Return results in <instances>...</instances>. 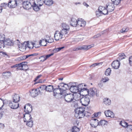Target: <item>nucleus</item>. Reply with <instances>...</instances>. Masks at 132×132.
<instances>
[{
    "mask_svg": "<svg viewBox=\"0 0 132 132\" xmlns=\"http://www.w3.org/2000/svg\"><path fill=\"white\" fill-rule=\"evenodd\" d=\"M85 108L83 107H79L75 110V116L77 118L80 119L83 118L85 116Z\"/></svg>",
    "mask_w": 132,
    "mask_h": 132,
    "instance_id": "obj_1",
    "label": "nucleus"
},
{
    "mask_svg": "<svg viewBox=\"0 0 132 132\" xmlns=\"http://www.w3.org/2000/svg\"><path fill=\"white\" fill-rule=\"evenodd\" d=\"M83 86L82 84H80L78 86H70V90L72 92L76 93L78 92H83L84 89L86 90V88H81Z\"/></svg>",
    "mask_w": 132,
    "mask_h": 132,
    "instance_id": "obj_2",
    "label": "nucleus"
},
{
    "mask_svg": "<svg viewBox=\"0 0 132 132\" xmlns=\"http://www.w3.org/2000/svg\"><path fill=\"white\" fill-rule=\"evenodd\" d=\"M65 101L68 103H74L76 102L73 94H66L64 95Z\"/></svg>",
    "mask_w": 132,
    "mask_h": 132,
    "instance_id": "obj_3",
    "label": "nucleus"
},
{
    "mask_svg": "<svg viewBox=\"0 0 132 132\" xmlns=\"http://www.w3.org/2000/svg\"><path fill=\"white\" fill-rule=\"evenodd\" d=\"M21 1L23 2L22 7L24 9L28 10L32 7V2L33 1L31 0H21Z\"/></svg>",
    "mask_w": 132,
    "mask_h": 132,
    "instance_id": "obj_4",
    "label": "nucleus"
},
{
    "mask_svg": "<svg viewBox=\"0 0 132 132\" xmlns=\"http://www.w3.org/2000/svg\"><path fill=\"white\" fill-rule=\"evenodd\" d=\"M90 101V98L88 95L82 97L80 100V102L82 105L84 106H87L88 105Z\"/></svg>",
    "mask_w": 132,
    "mask_h": 132,
    "instance_id": "obj_5",
    "label": "nucleus"
},
{
    "mask_svg": "<svg viewBox=\"0 0 132 132\" xmlns=\"http://www.w3.org/2000/svg\"><path fill=\"white\" fill-rule=\"evenodd\" d=\"M87 91L88 93L89 94L90 98V96L93 97L96 95V96H97V89L94 88H90L89 90H88V89L86 88V90L84 89V91Z\"/></svg>",
    "mask_w": 132,
    "mask_h": 132,
    "instance_id": "obj_6",
    "label": "nucleus"
},
{
    "mask_svg": "<svg viewBox=\"0 0 132 132\" xmlns=\"http://www.w3.org/2000/svg\"><path fill=\"white\" fill-rule=\"evenodd\" d=\"M41 93L39 88L33 89L30 91L31 95L33 97H35L37 96L39 94Z\"/></svg>",
    "mask_w": 132,
    "mask_h": 132,
    "instance_id": "obj_7",
    "label": "nucleus"
},
{
    "mask_svg": "<svg viewBox=\"0 0 132 132\" xmlns=\"http://www.w3.org/2000/svg\"><path fill=\"white\" fill-rule=\"evenodd\" d=\"M17 0H11L8 3L7 6L10 8H14L17 6Z\"/></svg>",
    "mask_w": 132,
    "mask_h": 132,
    "instance_id": "obj_8",
    "label": "nucleus"
},
{
    "mask_svg": "<svg viewBox=\"0 0 132 132\" xmlns=\"http://www.w3.org/2000/svg\"><path fill=\"white\" fill-rule=\"evenodd\" d=\"M9 106L12 109H16L19 107V104L17 102L10 101Z\"/></svg>",
    "mask_w": 132,
    "mask_h": 132,
    "instance_id": "obj_9",
    "label": "nucleus"
},
{
    "mask_svg": "<svg viewBox=\"0 0 132 132\" xmlns=\"http://www.w3.org/2000/svg\"><path fill=\"white\" fill-rule=\"evenodd\" d=\"M24 110L26 113H29L32 111V106L29 104H27L24 106Z\"/></svg>",
    "mask_w": 132,
    "mask_h": 132,
    "instance_id": "obj_10",
    "label": "nucleus"
},
{
    "mask_svg": "<svg viewBox=\"0 0 132 132\" xmlns=\"http://www.w3.org/2000/svg\"><path fill=\"white\" fill-rule=\"evenodd\" d=\"M112 66L114 69H117L120 65V63L118 60H117L113 62L112 64Z\"/></svg>",
    "mask_w": 132,
    "mask_h": 132,
    "instance_id": "obj_11",
    "label": "nucleus"
},
{
    "mask_svg": "<svg viewBox=\"0 0 132 132\" xmlns=\"http://www.w3.org/2000/svg\"><path fill=\"white\" fill-rule=\"evenodd\" d=\"M114 4L111 3H109L106 5V7L108 11L109 12H111L113 11L115 7Z\"/></svg>",
    "mask_w": 132,
    "mask_h": 132,
    "instance_id": "obj_12",
    "label": "nucleus"
},
{
    "mask_svg": "<svg viewBox=\"0 0 132 132\" xmlns=\"http://www.w3.org/2000/svg\"><path fill=\"white\" fill-rule=\"evenodd\" d=\"M86 24V22L82 19H78L77 26L82 27H84Z\"/></svg>",
    "mask_w": 132,
    "mask_h": 132,
    "instance_id": "obj_13",
    "label": "nucleus"
},
{
    "mask_svg": "<svg viewBox=\"0 0 132 132\" xmlns=\"http://www.w3.org/2000/svg\"><path fill=\"white\" fill-rule=\"evenodd\" d=\"M54 37L55 40L57 41L61 39L62 37V36L60 31H56L54 34Z\"/></svg>",
    "mask_w": 132,
    "mask_h": 132,
    "instance_id": "obj_14",
    "label": "nucleus"
},
{
    "mask_svg": "<svg viewBox=\"0 0 132 132\" xmlns=\"http://www.w3.org/2000/svg\"><path fill=\"white\" fill-rule=\"evenodd\" d=\"M23 118L24 122H26L28 120H31L32 119L31 115L29 113H26L24 114Z\"/></svg>",
    "mask_w": 132,
    "mask_h": 132,
    "instance_id": "obj_15",
    "label": "nucleus"
},
{
    "mask_svg": "<svg viewBox=\"0 0 132 132\" xmlns=\"http://www.w3.org/2000/svg\"><path fill=\"white\" fill-rule=\"evenodd\" d=\"M91 121L93 123L90 124L93 127L95 128L98 125H99V121L97 119L95 118L92 119Z\"/></svg>",
    "mask_w": 132,
    "mask_h": 132,
    "instance_id": "obj_16",
    "label": "nucleus"
},
{
    "mask_svg": "<svg viewBox=\"0 0 132 132\" xmlns=\"http://www.w3.org/2000/svg\"><path fill=\"white\" fill-rule=\"evenodd\" d=\"M104 113L106 117L113 118L114 116L113 113L110 110L105 111L104 112Z\"/></svg>",
    "mask_w": 132,
    "mask_h": 132,
    "instance_id": "obj_17",
    "label": "nucleus"
},
{
    "mask_svg": "<svg viewBox=\"0 0 132 132\" xmlns=\"http://www.w3.org/2000/svg\"><path fill=\"white\" fill-rule=\"evenodd\" d=\"M77 21L75 18H72L71 19L70 25L74 27H76L77 26Z\"/></svg>",
    "mask_w": 132,
    "mask_h": 132,
    "instance_id": "obj_18",
    "label": "nucleus"
},
{
    "mask_svg": "<svg viewBox=\"0 0 132 132\" xmlns=\"http://www.w3.org/2000/svg\"><path fill=\"white\" fill-rule=\"evenodd\" d=\"M31 5H32V7L33 9L35 11H38L40 10L39 6L37 4H36L35 2H32Z\"/></svg>",
    "mask_w": 132,
    "mask_h": 132,
    "instance_id": "obj_19",
    "label": "nucleus"
},
{
    "mask_svg": "<svg viewBox=\"0 0 132 132\" xmlns=\"http://www.w3.org/2000/svg\"><path fill=\"white\" fill-rule=\"evenodd\" d=\"M13 101L14 102H18L20 101V98L18 94H17L15 93L14 95L12 96Z\"/></svg>",
    "mask_w": 132,
    "mask_h": 132,
    "instance_id": "obj_20",
    "label": "nucleus"
},
{
    "mask_svg": "<svg viewBox=\"0 0 132 132\" xmlns=\"http://www.w3.org/2000/svg\"><path fill=\"white\" fill-rule=\"evenodd\" d=\"M4 45L8 46H12L13 45V43L9 39L4 40L3 41Z\"/></svg>",
    "mask_w": 132,
    "mask_h": 132,
    "instance_id": "obj_21",
    "label": "nucleus"
},
{
    "mask_svg": "<svg viewBox=\"0 0 132 132\" xmlns=\"http://www.w3.org/2000/svg\"><path fill=\"white\" fill-rule=\"evenodd\" d=\"M39 44L40 46H46L47 44V41L45 39H42L40 40Z\"/></svg>",
    "mask_w": 132,
    "mask_h": 132,
    "instance_id": "obj_22",
    "label": "nucleus"
},
{
    "mask_svg": "<svg viewBox=\"0 0 132 132\" xmlns=\"http://www.w3.org/2000/svg\"><path fill=\"white\" fill-rule=\"evenodd\" d=\"M44 3L46 5L50 6L53 4V2L52 0H44Z\"/></svg>",
    "mask_w": 132,
    "mask_h": 132,
    "instance_id": "obj_23",
    "label": "nucleus"
},
{
    "mask_svg": "<svg viewBox=\"0 0 132 132\" xmlns=\"http://www.w3.org/2000/svg\"><path fill=\"white\" fill-rule=\"evenodd\" d=\"M61 85L62 86V87L64 88L65 90L69 89H70V88L71 86L69 85V84H65L63 83H61Z\"/></svg>",
    "mask_w": 132,
    "mask_h": 132,
    "instance_id": "obj_24",
    "label": "nucleus"
},
{
    "mask_svg": "<svg viewBox=\"0 0 132 132\" xmlns=\"http://www.w3.org/2000/svg\"><path fill=\"white\" fill-rule=\"evenodd\" d=\"M11 75V73L9 71L4 72L3 73V75L4 77L9 78Z\"/></svg>",
    "mask_w": 132,
    "mask_h": 132,
    "instance_id": "obj_25",
    "label": "nucleus"
},
{
    "mask_svg": "<svg viewBox=\"0 0 132 132\" xmlns=\"http://www.w3.org/2000/svg\"><path fill=\"white\" fill-rule=\"evenodd\" d=\"M53 89V87L51 85H49L46 86V91L48 92H52Z\"/></svg>",
    "mask_w": 132,
    "mask_h": 132,
    "instance_id": "obj_26",
    "label": "nucleus"
},
{
    "mask_svg": "<svg viewBox=\"0 0 132 132\" xmlns=\"http://www.w3.org/2000/svg\"><path fill=\"white\" fill-rule=\"evenodd\" d=\"M80 131L79 129L76 126H74L70 130H69L68 132H79Z\"/></svg>",
    "mask_w": 132,
    "mask_h": 132,
    "instance_id": "obj_27",
    "label": "nucleus"
},
{
    "mask_svg": "<svg viewBox=\"0 0 132 132\" xmlns=\"http://www.w3.org/2000/svg\"><path fill=\"white\" fill-rule=\"evenodd\" d=\"M118 55L119 57H118V60H121L123 59H125L126 57V56L125 55L124 53H119L118 54Z\"/></svg>",
    "mask_w": 132,
    "mask_h": 132,
    "instance_id": "obj_28",
    "label": "nucleus"
},
{
    "mask_svg": "<svg viewBox=\"0 0 132 132\" xmlns=\"http://www.w3.org/2000/svg\"><path fill=\"white\" fill-rule=\"evenodd\" d=\"M28 121H26V125L29 127H32L33 125V121L31 120Z\"/></svg>",
    "mask_w": 132,
    "mask_h": 132,
    "instance_id": "obj_29",
    "label": "nucleus"
},
{
    "mask_svg": "<svg viewBox=\"0 0 132 132\" xmlns=\"http://www.w3.org/2000/svg\"><path fill=\"white\" fill-rule=\"evenodd\" d=\"M104 103L106 105H110L111 104V100L108 98H105L104 100Z\"/></svg>",
    "mask_w": 132,
    "mask_h": 132,
    "instance_id": "obj_30",
    "label": "nucleus"
},
{
    "mask_svg": "<svg viewBox=\"0 0 132 132\" xmlns=\"http://www.w3.org/2000/svg\"><path fill=\"white\" fill-rule=\"evenodd\" d=\"M108 122L104 120H101L99 121V126H103L107 124Z\"/></svg>",
    "mask_w": 132,
    "mask_h": 132,
    "instance_id": "obj_31",
    "label": "nucleus"
},
{
    "mask_svg": "<svg viewBox=\"0 0 132 132\" xmlns=\"http://www.w3.org/2000/svg\"><path fill=\"white\" fill-rule=\"evenodd\" d=\"M81 50H87V45H84L82 46L81 48H77L76 49H73L74 51H77Z\"/></svg>",
    "mask_w": 132,
    "mask_h": 132,
    "instance_id": "obj_32",
    "label": "nucleus"
},
{
    "mask_svg": "<svg viewBox=\"0 0 132 132\" xmlns=\"http://www.w3.org/2000/svg\"><path fill=\"white\" fill-rule=\"evenodd\" d=\"M63 29L69 31L70 29L69 26L66 23H63L62 24Z\"/></svg>",
    "mask_w": 132,
    "mask_h": 132,
    "instance_id": "obj_33",
    "label": "nucleus"
},
{
    "mask_svg": "<svg viewBox=\"0 0 132 132\" xmlns=\"http://www.w3.org/2000/svg\"><path fill=\"white\" fill-rule=\"evenodd\" d=\"M120 125L124 127H126L128 123L124 121H121L120 122Z\"/></svg>",
    "mask_w": 132,
    "mask_h": 132,
    "instance_id": "obj_34",
    "label": "nucleus"
},
{
    "mask_svg": "<svg viewBox=\"0 0 132 132\" xmlns=\"http://www.w3.org/2000/svg\"><path fill=\"white\" fill-rule=\"evenodd\" d=\"M5 100H3L1 98H0V110L2 109L4 106L5 104Z\"/></svg>",
    "mask_w": 132,
    "mask_h": 132,
    "instance_id": "obj_35",
    "label": "nucleus"
},
{
    "mask_svg": "<svg viewBox=\"0 0 132 132\" xmlns=\"http://www.w3.org/2000/svg\"><path fill=\"white\" fill-rule=\"evenodd\" d=\"M68 31H69L67 30L62 29L60 31V32L63 36V35H65L66 34H67Z\"/></svg>",
    "mask_w": 132,
    "mask_h": 132,
    "instance_id": "obj_36",
    "label": "nucleus"
},
{
    "mask_svg": "<svg viewBox=\"0 0 132 132\" xmlns=\"http://www.w3.org/2000/svg\"><path fill=\"white\" fill-rule=\"evenodd\" d=\"M37 4L40 6H42L44 3V1L43 0H36Z\"/></svg>",
    "mask_w": 132,
    "mask_h": 132,
    "instance_id": "obj_37",
    "label": "nucleus"
},
{
    "mask_svg": "<svg viewBox=\"0 0 132 132\" xmlns=\"http://www.w3.org/2000/svg\"><path fill=\"white\" fill-rule=\"evenodd\" d=\"M112 3L114 5H118L120 3V1L121 0H111Z\"/></svg>",
    "mask_w": 132,
    "mask_h": 132,
    "instance_id": "obj_38",
    "label": "nucleus"
},
{
    "mask_svg": "<svg viewBox=\"0 0 132 132\" xmlns=\"http://www.w3.org/2000/svg\"><path fill=\"white\" fill-rule=\"evenodd\" d=\"M111 70L110 68H109L107 69L105 72V75L107 76H109L111 73Z\"/></svg>",
    "mask_w": 132,
    "mask_h": 132,
    "instance_id": "obj_39",
    "label": "nucleus"
},
{
    "mask_svg": "<svg viewBox=\"0 0 132 132\" xmlns=\"http://www.w3.org/2000/svg\"><path fill=\"white\" fill-rule=\"evenodd\" d=\"M53 92L54 96H55L56 95V94H59V93L58 92H59V89L58 88H55L54 89H53Z\"/></svg>",
    "mask_w": 132,
    "mask_h": 132,
    "instance_id": "obj_40",
    "label": "nucleus"
},
{
    "mask_svg": "<svg viewBox=\"0 0 132 132\" xmlns=\"http://www.w3.org/2000/svg\"><path fill=\"white\" fill-rule=\"evenodd\" d=\"M30 43L32 46V48L34 47H35L36 48H38L40 47V46L39 44L38 45H36L33 42H31Z\"/></svg>",
    "mask_w": 132,
    "mask_h": 132,
    "instance_id": "obj_41",
    "label": "nucleus"
},
{
    "mask_svg": "<svg viewBox=\"0 0 132 132\" xmlns=\"http://www.w3.org/2000/svg\"><path fill=\"white\" fill-rule=\"evenodd\" d=\"M46 86L45 85H43L40 86L38 88H39V90H46Z\"/></svg>",
    "mask_w": 132,
    "mask_h": 132,
    "instance_id": "obj_42",
    "label": "nucleus"
},
{
    "mask_svg": "<svg viewBox=\"0 0 132 132\" xmlns=\"http://www.w3.org/2000/svg\"><path fill=\"white\" fill-rule=\"evenodd\" d=\"M18 67L20 68V70H26L27 69H26L23 68V67L21 63H20L18 64Z\"/></svg>",
    "mask_w": 132,
    "mask_h": 132,
    "instance_id": "obj_43",
    "label": "nucleus"
},
{
    "mask_svg": "<svg viewBox=\"0 0 132 132\" xmlns=\"http://www.w3.org/2000/svg\"><path fill=\"white\" fill-rule=\"evenodd\" d=\"M39 59L40 60V61L41 62H43L46 60L45 56V55L40 57Z\"/></svg>",
    "mask_w": 132,
    "mask_h": 132,
    "instance_id": "obj_44",
    "label": "nucleus"
},
{
    "mask_svg": "<svg viewBox=\"0 0 132 132\" xmlns=\"http://www.w3.org/2000/svg\"><path fill=\"white\" fill-rule=\"evenodd\" d=\"M21 63L23 67V68L24 67H25V68L27 69V70L28 69V66L27 65V62H22Z\"/></svg>",
    "mask_w": 132,
    "mask_h": 132,
    "instance_id": "obj_45",
    "label": "nucleus"
},
{
    "mask_svg": "<svg viewBox=\"0 0 132 132\" xmlns=\"http://www.w3.org/2000/svg\"><path fill=\"white\" fill-rule=\"evenodd\" d=\"M127 130L128 131H129L132 130V125H127Z\"/></svg>",
    "mask_w": 132,
    "mask_h": 132,
    "instance_id": "obj_46",
    "label": "nucleus"
},
{
    "mask_svg": "<svg viewBox=\"0 0 132 132\" xmlns=\"http://www.w3.org/2000/svg\"><path fill=\"white\" fill-rule=\"evenodd\" d=\"M109 11H108L107 9H106L105 7V9H104L103 11H102V14L104 15L107 14Z\"/></svg>",
    "mask_w": 132,
    "mask_h": 132,
    "instance_id": "obj_47",
    "label": "nucleus"
},
{
    "mask_svg": "<svg viewBox=\"0 0 132 132\" xmlns=\"http://www.w3.org/2000/svg\"><path fill=\"white\" fill-rule=\"evenodd\" d=\"M96 13L97 16H100L102 15V12H101L100 11H99L98 10V11H96Z\"/></svg>",
    "mask_w": 132,
    "mask_h": 132,
    "instance_id": "obj_48",
    "label": "nucleus"
},
{
    "mask_svg": "<svg viewBox=\"0 0 132 132\" xmlns=\"http://www.w3.org/2000/svg\"><path fill=\"white\" fill-rule=\"evenodd\" d=\"M101 112H98L97 113H95L94 114V115L95 117H100L101 116Z\"/></svg>",
    "mask_w": 132,
    "mask_h": 132,
    "instance_id": "obj_49",
    "label": "nucleus"
},
{
    "mask_svg": "<svg viewBox=\"0 0 132 132\" xmlns=\"http://www.w3.org/2000/svg\"><path fill=\"white\" fill-rule=\"evenodd\" d=\"M105 9V7L102 6H100L99 7L98 10L99 11H100L101 12H102L104 9Z\"/></svg>",
    "mask_w": 132,
    "mask_h": 132,
    "instance_id": "obj_50",
    "label": "nucleus"
},
{
    "mask_svg": "<svg viewBox=\"0 0 132 132\" xmlns=\"http://www.w3.org/2000/svg\"><path fill=\"white\" fill-rule=\"evenodd\" d=\"M109 80V78L107 77H104L102 79V80L103 82H106L108 81Z\"/></svg>",
    "mask_w": 132,
    "mask_h": 132,
    "instance_id": "obj_51",
    "label": "nucleus"
},
{
    "mask_svg": "<svg viewBox=\"0 0 132 132\" xmlns=\"http://www.w3.org/2000/svg\"><path fill=\"white\" fill-rule=\"evenodd\" d=\"M128 30V29L127 28H123L120 31V32L122 33H124L125 32L127 31Z\"/></svg>",
    "mask_w": 132,
    "mask_h": 132,
    "instance_id": "obj_52",
    "label": "nucleus"
},
{
    "mask_svg": "<svg viewBox=\"0 0 132 132\" xmlns=\"http://www.w3.org/2000/svg\"><path fill=\"white\" fill-rule=\"evenodd\" d=\"M4 36L0 35V41L3 42L5 40Z\"/></svg>",
    "mask_w": 132,
    "mask_h": 132,
    "instance_id": "obj_53",
    "label": "nucleus"
},
{
    "mask_svg": "<svg viewBox=\"0 0 132 132\" xmlns=\"http://www.w3.org/2000/svg\"><path fill=\"white\" fill-rule=\"evenodd\" d=\"M101 63H94L92 64L91 65H90V67H95L96 66L99 65Z\"/></svg>",
    "mask_w": 132,
    "mask_h": 132,
    "instance_id": "obj_54",
    "label": "nucleus"
},
{
    "mask_svg": "<svg viewBox=\"0 0 132 132\" xmlns=\"http://www.w3.org/2000/svg\"><path fill=\"white\" fill-rule=\"evenodd\" d=\"M1 7L2 8V7H4L5 8L6 6L7 5V4L6 3H1Z\"/></svg>",
    "mask_w": 132,
    "mask_h": 132,
    "instance_id": "obj_55",
    "label": "nucleus"
},
{
    "mask_svg": "<svg viewBox=\"0 0 132 132\" xmlns=\"http://www.w3.org/2000/svg\"><path fill=\"white\" fill-rule=\"evenodd\" d=\"M59 91L60 92V94L62 95V92L64 90H65V89H64V88H59Z\"/></svg>",
    "mask_w": 132,
    "mask_h": 132,
    "instance_id": "obj_56",
    "label": "nucleus"
},
{
    "mask_svg": "<svg viewBox=\"0 0 132 132\" xmlns=\"http://www.w3.org/2000/svg\"><path fill=\"white\" fill-rule=\"evenodd\" d=\"M129 63L130 65L131 66H132V56L129 57Z\"/></svg>",
    "mask_w": 132,
    "mask_h": 132,
    "instance_id": "obj_57",
    "label": "nucleus"
},
{
    "mask_svg": "<svg viewBox=\"0 0 132 132\" xmlns=\"http://www.w3.org/2000/svg\"><path fill=\"white\" fill-rule=\"evenodd\" d=\"M76 96L77 97V98L75 99L76 101H78L79 100H80L81 99L80 98V95L79 94H78Z\"/></svg>",
    "mask_w": 132,
    "mask_h": 132,
    "instance_id": "obj_58",
    "label": "nucleus"
},
{
    "mask_svg": "<svg viewBox=\"0 0 132 132\" xmlns=\"http://www.w3.org/2000/svg\"><path fill=\"white\" fill-rule=\"evenodd\" d=\"M42 76V75H39L38 76H37V77H36L35 78V79L34 80V81L35 82H36V81L39 79V78H40V77H41Z\"/></svg>",
    "mask_w": 132,
    "mask_h": 132,
    "instance_id": "obj_59",
    "label": "nucleus"
},
{
    "mask_svg": "<svg viewBox=\"0 0 132 132\" xmlns=\"http://www.w3.org/2000/svg\"><path fill=\"white\" fill-rule=\"evenodd\" d=\"M53 54H54L53 53H52L51 54L46 55L45 56V57H46V60L47 59L49 58V57H50L51 56L53 55Z\"/></svg>",
    "mask_w": 132,
    "mask_h": 132,
    "instance_id": "obj_60",
    "label": "nucleus"
},
{
    "mask_svg": "<svg viewBox=\"0 0 132 132\" xmlns=\"http://www.w3.org/2000/svg\"><path fill=\"white\" fill-rule=\"evenodd\" d=\"M36 55V54H32L28 55H27L26 57H27L28 58V57H30L31 56H35V55Z\"/></svg>",
    "mask_w": 132,
    "mask_h": 132,
    "instance_id": "obj_61",
    "label": "nucleus"
},
{
    "mask_svg": "<svg viewBox=\"0 0 132 132\" xmlns=\"http://www.w3.org/2000/svg\"><path fill=\"white\" fill-rule=\"evenodd\" d=\"M59 51L58 48L54 49L53 50V52L54 53H56Z\"/></svg>",
    "mask_w": 132,
    "mask_h": 132,
    "instance_id": "obj_62",
    "label": "nucleus"
},
{
    "mask_svg": "<svg viewBox=\"0 0 132 132\" xmlns=\"http://www.w3.org/2000/svg\"><path fill=\"white\" fill-rule=\"evenodd\" d=\"M87 50H88L90 48L92 47H93V45L92 44L91 45H87Z\"/></svg>",
    "mask_w": 132,
    "mask_h": 132,
    "instance_id": "obj_63",
    "label": "nucleus"
},
{
    "mask_svg": "<svg viewBox=\"0 0 132 132\" xmlns=\"http://www.w3.org/2000/svg\"><path fill=\"white\" fill-rule=\"evenodd\" d=\"M4 127V126L3 123H0V127L2 129H3Z\"/></svg>",
    "mask_w": 132,
    "mask_h": 132,
    "instance_id": "obj_64",
    "label": "nucleus"
}]
</instances>
